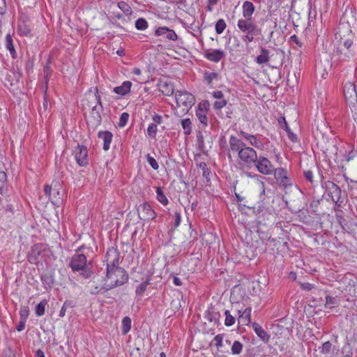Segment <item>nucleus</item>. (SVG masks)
<instances>
[{"label":"nucleus","instance_id":"obj_1","mask_svg":"<svg viewBox=\"0 0 357 357\" xmlns=\"http://www.w3.org/2000/svg\"><path fill=\"white\" fill-rule=\"evenodd\" d=\"M337 35L335 33L336 38H340L339 43L335 50L339 59L348 61L354 59L357 55V37L353 32Z\"/></svg>","mask_w":357,"mask_h":357},{"label":"nucleus","instance_id":"obj_2","mask_svg":"<svg viewBox=\"0 0 357 357\" xmlns=\"http://www.w3.org/2000/svg\"><path fill=\"white\" fill-rule=\"evenodd\" d=\"M84 248V245L79 247L75 250V254L71 257L69 263V267L73 272H80V275L86 279L90 278L93 272L89 268L90 263L87 264V259L84 254L79 253Z\"/></svg>","mask_w":357,"mask_h":357},{"label":"nucleus","instance_id":"obj_3","mask_svg":"<svg viewBox=\"0 0 357 357\" xmlns=\"http://www.w3.org/2000/svg\"><path fill=\"white\" fill-rule=\"evenodd\" d=\"M356 10L352 7H347L341 17L337 26V35L352 32L351 29L357 26Z\"/></svg>","mask_w":357,"mask_h":357},{"label":"nucleus","instance_id":"obj_4","mask_svg":"<svg viewBox=\"0 0 357 357\" xmlns=\"http://www.w3.org/2000/svg\"><path fill=\"white\" fill-rule=\"evenodd\" d=\"M237 27L243 33L242 40L245 43H251L255 36L261 34V29L253 22L252 19H239Z\"/></svg>","mask_w":357,"mask_h":357},{"label":"nucleus","instance_id":"obj_5","mask_svg":"<svg viewBox=\"0 0 357 357\" xmlns=\"http://www.w3.org/2000/svg\"><path fill=\"white\" fill-rule=\"evenodd\" d=\"M95 100L96 105L92 106L90 114L86 120L89 127L95 130L98 126L101 124L102 116L100 112L103 109L100 96L98 94V87L95 89Z\"/></svg>","mask_w":357,"mask_h":357},{"label":"nucleus","instance_id":"obj_6","mask_svg":"<svg viewBox=\"0 0 357 357\" xmlns=\"http://www.w3.org/2000/svg\"><path fill=\"white\" fill-rule=\"evenodd\" d=\"M106 279L112 280L114 286H121L128 281V274L126 271L119 266L107 267Z\"/></svg>","mask_w":357,"mask_h":357},{"label":"nucleus","instance_id":"obj_7","mask_svg":"<svg viewBox=\"0 0 357 357\" xmlns=\"http://www.w3.org/2000/svg\"><path fill=\"white\" fill-rule=\"evenodd\" d=\"M345 100L349 105L352 112H357L356 86L352 82H347L343 87Z\"/></svg>","mask_w":357,"mask_h":357},{"label":"nucleus","instance_id":"obj_8","mask_svg":"<svg viewBox=\"0 0 357 357\" xmlns=\"http://www.w3.org/2000/svg\"><path fill=\"white\" fill-rule=\"evenodd\" d=\"M213 137L210 133L197 132V149L204 155H208V149L212 146Z\"/></svg>","mask_w":357,"mask_h":357},{"label":"nucleus","instance_id":"obj_9","mask_svg":"<svg viewBox=\"0 0 357 357\" xmlns=\"http://www.w3.org/2000/svg\"><path fill=\"white\" fill-rule=\"evenodd\" d=\"M238 156L242 163L250 168L253 166L258 157L256 151L248 146H245L239 151Z\"/></svg>","mask_w":357,"mask_h":357},{"label":"nucleus","instance_id":"obj_10","mask_svg":"<svg viewBox=\"0 0 357 357\" xmlns=\"http://www.w3.org/2000/svg\"><path fill=\"white\" fill-rule=\"evenodd\" d=\"M253 165L256 167L259 173L264 175L273 174L275 169L271 162L266 157L262 155L257 157Z\"/></svg>","mask_w":357,"mask_h":357},{"label":"nucleus","instance_id":"obj_11","mask_svg":"<svg viewBox=\"0 0 357 357\" xmlns=\"http://www.w3.org/2000/svg\"><path fill=\"white\" fill-rule=\"evenodd\" d=\"M47 245L43 243H38L33 245L27 255L29 263L38 264L42 257V254L47 251Z\"/></svg>","mask_w":357,"mask_h":357},{"label":"nucleus","instance_id":"obj_12","mask_svg":"<svg viewBox=\"0 0 357 357\" xmlns=\"http://www.w3.org/2000/svg\"><path fill=\"white\" fill-rule=\"evenodd\" d=\"M262 190L260 192V201L258 202L259 206L257 211V213H259L263 211H266L269 213H272L274 211V208L272 206H269L268 205V199L271 197H268L266 196V192H265V184L264 182L261 183Z\"/></svg>","mask_w":357,"mask_h":357},{"label":"nucleus","instance_id":"obj_13","mask_svg":"<svg viewBox=\"0 0 357 357\" xmlns=\"http://www.w3.org/2000/svg\"><path fill=\"white\" fill-rule=\"evenodd\" d=\"M137 212L139 218L144 221L153 220L156 215L151 205L147 203L139 205Z\"/></svg>","mask_w":357,"mask_h":357},{"label":"nucleus","instance_id":"obj_14","mask_svg":"<svg viewBox=\"0 0 357 357\" xmlns=\"http://www.w3.org/2000/svg\"><path fill=\"white\" fill-rule=\"evenodd\" d=\"M75 157L77 163L81 166L84 167L88 165V150L84 145H77L75 150Z\"/></svg>","mask_w":357,"mask_h":357},{"label":"nucleus","instance_id":"obj_15","mask_svg":"<svg viewBox=\"0 0 357 357\" xmlns=\"http://www.w3.org/2000/svg\"><path fill=\"white\" fill-rule=\"evenodd\" d=\"M120 253L116 248H109L106 253L105 258L107 267L119 266Z\"/></svg>","mask_w":357,"mask_h":357},{"label":"nucleus","instance_id":"obj_16","mask_svg":"<svg viewBox=\"0 0 357 357\" xmlns=\"http://www.w3.org/2000/svg\"><path fill=\"white\" fill-rule=\"evenodd\" d=\"M273 174H274L275 178L278 181H280V185L282 186L287 188L291 185V180L287 176V172L284 168H275Z\"/></svg>","mask_w":357,"mask_h":357},{"label":"nucleus","instance_id":"obj_17","mask_svg":"<svg viewBox=\"0 0 357 357\" xmlns=\"http://www.w3.org/2000/svg\"><path fill=\"white\" fill-rule=\"evenodd\" d=\"M238 134L244 139L248 140L251 146L259 150H263L264 149V144L263 142L259 139L257 135L249 134L243 130H240Z\"/></svg>","mask_w":357,"mask_h":357},{"label":"nucleus","instance_id":"obj_18","mask_svg":"<svg viewBox=\"0 0 357 357\" xmlns=\"http://www.w3.org/2000/svg\"><path fill=\"white\" fill-rule=\"evenodd\" d=\"M204 57L211 61L218 63L225 57V53L220 49L208 50L204 52Z\"/></svg>","mask_w":357,"mask_h":357},{"label":"nucleus","instance_id":"obj_19","mask_svg":"<svg viewBox=\"0 0 357 357\" xmlns=\"http://www.w3.org/2000/svg\"><path fill=\"white\" fill-rule=\"evenodd\" d=\"M326 185L328 195L331 198L332 201H335V199L338 201L342 198V190L337 184L332 181H328Z\"/></svg>","mask_w":357,"mask_h":357},{"label":"nucleus","instance_id":"obj_20","mask_svg":"<svg viewBox=\"0 0 357 357\" xmlns=\"http://www.w3.org/2000/svg\"><path fill=\"white\" fill-rule=\"evenodd\" d=\"M195 102V96L187 91H180V103L185 107V110L188 111Z\"/></svg>","mask_w":357,"mask_h":357},{"label":"nucleus","instance_id":"obj_21","mask_svg":"<svg viewBox=\"0 0 357 357\" xmlns=\"http://www.w3.org/2000/svg\"><path fill=\"white\" fill-rule=\"evenodd\" d=\"M155 33L156 36H162L163 38L176 40L178 39L177 34L174 32V31L169 29L166 26L159 27L158 28Z\"/></svg>","mask_w":357,"mask_h":357},{"label":"nucleus","instance_id":"obj_22","mask_svg":"<svg viewBox=\"0 0 357 357\" xmlns=\"http://www.w3.org/2000/svg\"><path fill=\"white\" fill-rule=\"evenodd\" d=\"M98 137L103 141V150L108 151L113 139V134L109 130L99 131Z\"/></svg>","mask_w":357,"mask_h":357},{"label":"nucleus","instance_id":"obj_23","mask_svg":"<svg viewBox=\"0 0 357 357\" xmlns=\"http://www.w3.org/2000/svg\"><path fill=\"white\" fill-rule=\"evenodd\" d=\"M319 349L320 353L325 355L326 357H332L335 351H339L338 348L333 345L330 341L324 342Z\"/></svg>","mask_w":357,"mask_h":357},{"label":"nucleus","instance_id":"obj_24","mask_svg":"<svg viewBox=\"0 0 357 357\" xmlns=\"http://www.w3.org/2000/svg\"><path fill=\"white\" fill-rule=\"evenodd\" d=\"M252 328L257 336L261 340L264 342L267 343L269 342L270 335L269 334L260 326L259 324L254 322L252 325Z\"/></svg>","mask_w":357,"mask_h":357},{"label":"nucleus","instance_id":"obj_25","mask_svg":"<svg viewBox=\"0 0 357 357\" xmlns=\"http://www.w3.org/2000/svg\"><path fill=\"white\" fill-rule=\"evenodd\" d=\"M229 144L230 149L232 151L238 152V154L239 153V151L246 146L245 144L241 139H238L234 135L230 136Z\"/></svg>","mask_w":357,"mask_h":357},{"label":"nucleus","instance_id":"obj_26","mask_svg":"<svg viewBox=\"0 0 357 357\" xmlns=\"http://www.w3.org/2000/svg\"><path fill=\"white\" fill-rule=\"evenodd\" d=\"M243 19H252V16L255 10L254 4L249 1H245L243 3Z\"/></svg>","mask_w":357,"mask_h":357},{"label":"nucleus","instance_id":"obj_27","mask_svg":"<svg viewBox=\"0 0 357 357\" xmlns=\"http://www.w3.org/2000/svg\"><path fill=\"white\" fill-rule=\"evenodd\" d=\"M204 317L210 322L218 323L220 314L214 307L211 306L206 311Z\"/></svg>","mask_w":357,"mask_h":357},{"label":"nucleus","instance_id":"obj_28","mask_svg":"<svg viewBox=\"0 0 357 357\" xmlns=\"http://www.w3.org/2000/svg\"><path fill=\"white\" fill-rule=\"evenodd\" d=\"M131 86V82L125 81L122 83L121 86L114 87L113 91L121 96H124L130 91Z\"/></svg>","mask_w":357,"mask_h":357},{"label":"nucleus","instance_id":"obj_29","mask_svg":"<svg viewBox=\"0 0 357 357\" xmlns=\"http://www.w3.org/2000/svg\"><path fill=\"white\" fill-rule=\"evenodd\" d=\"M269 50L264 48L260 47V54L255 58V62L259 65L267 63L269 61Z\"/></svg>","mask_w":357,"mask_h":357},{"label":"nucleus","instance_id":"obj_30","mask_svg":"<svg viewBox=\"0 0 357 357\" xmlns=\"http://www.w3.org/2000/svg\"><path fill=\"white\" fill-rule=\"evenodd\" d=\"M41 281L46 289H52L54 284V275L52 273H45L40 276Z\"/></svg>","mask_w":357,"mask_h":357},{"label":"nucleus","instance_id":"obj_31","mask_svg":"<svg viewBox=\"0 0 357 357\" xmlns=\"http://www.w3.org/2000/svg\"><path fill=\"white\" fill-rule=\"evenodd\" d=\"M289 43L294 50H301L304 47L305 45L303 40L296 35H292L289 39Z\"/></svg>","mask_w":357,"mask_h":357},{"label":"nucleus","instance_id":"obj_32","mask_svg":"<svg viewBox=\"0 0 357 357\" xmlns=\"http://www.w3.org/2000/svg\"><path fill=\"white\" fill-rule=\"evenodd\" d=\"M238 322L241 321L244 324H248L250 322L251 317V308H245L243 312L241 310H238Z\"/></svg>","mask_w":357,"mask_h":357},{"label":"nucleus","instance_id":"obj_33","mask_svg":"<svg viewBox=\"0 0 357 357\" xmlns=\"http://www.w3.org/2000/svg\"><path fill=\"white\" fill-rule=\"evenodd\" d=\"M63 195L58 189L54 188L50 197V201L53 205L59 206L63 202Z\"/></svg>","mask_w":357,"mask_h":357},{"label":"nucleus","instance_id":"obj_34","mask_svg":"<svg viewBox=\"0 0 357 357\" xmlns=\"http://www.w3.org/2000/svg\"><path fill=\"white\" fill-rule=\"evenodd\" d=\"M6 182H7V175L4 172L1 171L0 172V194L2 195L6 194L7 192Z\"/></svg>","mask_w":357,"mask_h":357},{"label":"nucleus","instance_id":"obj_35","mask_svg":"<svg viewBox=\"0 0 357 357\" xmlns=\"http://www.w3.org/2000/svg\"><path fill=\"white\" fill-rule=\"evenodd\" d=\"M198 166L202 170V176L206 179V181L207 183L210 182V175L211 174V171L208 168L206 163L202 162H200Z\"/></svg>","mask_w":357,"mask_h":357},{"label":"nucleus","instance_id":"obj_36","mask_svg":"<svg viewBox=\"0 0 357 357\" xmlns=\"http://www.w3.org/2000/svg\"><path fill=\"white\" fill-rule=\"evenodd\" d=\"M150 282V277L148 276L146 278V280L142 282L141 284H139L135 290V293L137 296H142L144 291L146 290L147 286L149 284Z\"/></svg>","mask_w":357,"mask_h":357},{"label":"nucleus","instance_id":"obj_37","mask_svg":"<svg viewBox=\"0 0 357 357\" xmlns=\"http://www.w3.org/2000/svg\"><path fill=\"white\" fill-rule=\"evenodd\" d=\"M47 300L43 299L38 304L36 305L35 311H36V314L38 317H41V316L44 315L45 312V306L47 305Z\"/></svg>","mask_w":357,"mask_h":357},{"label":"nucleus","instance_id":"obj_38","mask_svg":"<svg viewBox=\"0 0 357 357\" xmlns=\"http://www.w3.org/2000/svg\"><path fill=\"white\" fill-rule=\"evenodd\" d=\"M75 306V303L72 300H66L60 310L59 317H63L68 308H73Z\"/></svg>","mask_w":357,"mask_h":357},{"label":"nucleus","instance_id":"obj_39","mask_svg":"<svg viewBox=\"0 0 357 357\" xmlns=\"http://www.w3.org/2000/svg\"><path fill=\"white\" fill-rule=\"evenodd\" d=\"M131 319L129 317H123L122 320V333L127 334L131 328Z\"/></svg>","mask_w":357,"mask_h":357},{"label":"nucleus","instance_id":"obj_40","mask_svg":"<svg viewBox=\"0 0 357 357\" xmlns=\"http://www.w3.org/2000/svg\"><path fill=\"white\" fill-rule=\"evenodd\" d=\"M181 126L185 135H188L192 132V123L190 119H185L181 121Z\"/></svg>","mask_w":357,"mask_h":357},{"label":"nucleus","instance_id":"obj_41","mask_svg":"<svg viewBox=\"0 0 357 357\" xmlns=\"http://www.w3.org/2000/svg\"><path fill=\"white\" fill-rule=\"evenodd\" d=\"M17 29L19 33L22 36H28L30 35L31 29L24 22H22L21 24H18Z\"/></svg>","mask_w":357,"mask_h":357},{"label":"nucleus","instance_id":"obj_42","mask_svg":"<svg viewBox=\"0 0 357 357\" xmlns=\"http://www.w3.org/2000/svg\"><path fill=\"white\" fill-rule=\"evenodd\" d=\"M207 112L196 111V116L197 117L199 122L203 125L204 128L208 126V118Z\"/></svg>","mask_w":357,"mask_h":357},{"label":"nucleus","instance_id":"obj_43","mask_svg":"<svg viewBox=\"0 0 357 357\" xmlns=\"http://www.w3.org/2000/svg\"><path fill=\"white\" fill-rule=\"evenodd\" d=\"M243 349V344L238 340L234 342L231 346V354L233 355H238L241 353Z\"/></svg>","mask_w":357,"mask_h":357},{"label":"nucleus","instance_id":"obj_44","mask_svg":"<svg viewBox=\"0 0 357 357\" xmlns=\"http://www.w3.org/2000/svg\"><path fill=\"white\" fill-rule=\"evenodd\" d=\"M218 74L215 72L206 71L204 75V79L207 82L208 84H211L213 79H217Z\"/></svg>","mask_w":357,"mask_h":357},{"label":"nucleus","instance_id":"obj_45","mask_svg":"<svg viewBox=\"0 0 357 357\" xmlns=\"http://www.w3.org/2000/svg\"><path fill=\"white\" fill-rule=\"evenodd\" d=\"M227 24L223 19H219L215 24V29L218 34H221L226 29Z\"/></svg>","mask_w":357,"mask_h":357},{"label":"nucleus","instance_id":"obj_46","mask_svg":"<svg viewBox=\"0 0 357 357\" xmlns=\"http://www.w3.org/2000/svg\"><path fill=\"white\" fill-rule=\"evenodd\" d=\"M35 58L33 56H30L28 55L27 59L25 61V69L28 74H29L33 68Z\"/></svg>","mask_w":357,"mask_h":357},{"label":"nucleus","instance_id":"obj_47","mask_svg":"<svg viewBox=\"0 0 357 357\" xmlns=\"http://www.w3.org/2000/svg\"><path fill=\"white\" fill-rule=\"evenodd\" d=\"M135 27L138 30H144L148 27V22L144 18H138L135 21Z\"/></svg>","mask_w":357,"mask_h":357},{"label":"nucleus","instance_id":"obj_48","mask_svg":"<svg viewBox=\"0 0 357 357\" xmlns=\"http://www.w3.org/2000/svg\"><path fill=\"white\" fill-rule=\"evenodd\" d=\"M178 310V307L177 306L176 303L174 302V301H172L171 302V308H168L165 310V314L168 318L172 317L173 314H174L176 311Z\"/></svg>","mask_w":357,"mask_h":357},{"label":"nucleus","instance_id":"obj_49","mask_svg":"<svg viewBox=\"0 0 357 357\" xmlns=\"http://www.w3.org/2000/svg\"><path fill=\"white\" fill-rule=\"evenodd\" d=\"M225 324L227 326H231L234 324L235 323V318L234 316H232L230 314V312L229 310L225 311Z\"/></svg>","mask_w":357,"mask_h":357},{"label":"nucleus","instance_id":"obj_50","mask_svg":"<svg viewBox=\"0 0 357 357\" xmlns=\"http://www.w3.org/2000/svg\"><path fill=\"white\" fill-rule=\"evenodd\" d=\"M158 131L157 125L154 123H151L147 128V135L151 138H155Z\"/></svg>","mask_w":357,"mask_h":357},{"label":"nucleus","instance_id":"obj_51","mask_svg":"<svg viewBox=\"0 0 357 357\" xmlns=\"http://www.w3.org/2000/svg\"><path fill=\"white\" fill-rule=\"evenodd\" d=\"M129 119V114L127 112H123L121 114L119 118V121L118 123V126L120 128H123L128 123Z\"/></svg>","mask_w":357,"mask_h":357},{"label":"nucleus","instance_id":"obj_52","mask_svg":"<svg viewBox=\"0 0 357 357\" xmlns=\"http://www.w3.org/2000/svg\"><path fill=\"white\" fill-rule=\"evenodd\" d=\"M118 6L126 15L130 14L132 13V9L130 6L124 1L119 2Z\"/></svg>","mask_w":357,"mask_h":357},{"label":"nucleus","instance_id":"obj_53","mask_svg":"<svg viewBox=\"0 0 357 357\" xmlns=\"http://www.w3.org/2000/svg\"><path fill=\"white\" fill-rule=\"evenodd\" d=\"M156 193L158 200L164 205L167 204L168 202L167 199L164 195L162 190L160 188H157Z\"/></svg>","mask_w":357,"mask_h":357},{"label":"nucleus","instance_id":"obj_54","mask_svg":"<svg viewBox=\"0 0 357 357\" xmlns=\"http://www.w3.org/2000/svg\"><path fill=\"white\" fill-rule=\"evenodd\" d=\"M209 106H210V104L208 100H203L198 104L197 109L196 111L208 112Z\"/></svg>","mask_w":357,"mask_h":357},{"label":"nucleus","instance_id":"obj_55","mask_svg":"<svg viewBox=\"0 0 357 357\" xmlns=\"http://www.w3.org/2000/svg\"><path fill=\"white\" fill-rule=\"evenodd\" d=\"M160 90L161 91L167 96L172 94L174 92V89L172 85H169L166 83L164 84H160Z\"/></svg>","mask_w":357,"mask_h":357},{"label":"nucleus","instance_id":"obj_56","mask_svg":"<svg viewBox=\"0 0 357 357\" xmlns=\"http://www.w3.org/2000/svg\"><path fill=\"white\" fill-rule=\"evenodd\" d=\"M228 41H233L232 47L230 48L231 50H237L240 47L241 43L236 36H229L228 38Z\"/></svg>","mask_w":357,"mask_h":357},{"label":"nucleus","instance_id":"obj_57","mask_svg":"<svg viewBox=\"0 0 357 357\" xmlns=\"http://www.w3.org/2000/svg\"><path fill=\"white\" fill-rule=\"evenodd\" d=\"M20 319L26 320L29 315V308L28 306H24L20 309Z\"/></svg>","mask_w":357,"mask_h":357},{"label":"nucleus","instance_id":"obj_58","mask_svg":"<svg viewBox=\"0 0 357 357\" xmlns=\"http://www.w3.org/2000/svg\"><path fill=\"white\" fill-rule=\"evenodd\" d=\"M147 162L150 165V166L155 170H157L159 167L158 164L155 159L151 156L149 154L147 155Z\"/></svg>","mask_w":357,"mask_h":357},{"label":"nucleus","instance_id":"obj_59","mask_svg":"<svg viewBox=\"0 0 357 357\" xmlns=\"http://www.w3.org/2000/svg\"><path fill=\"white\" fill-rule=\"evenodd\" d=\"M335 204L334 206V210L335 212H342L343 204H344V199L342 197L338 201L335 199V201H333Z\"/></svg>","mask_w":357,"mask_h":357},{"label":"nucleus","instance_id":"obj_60","mask_svg":"<svg viewBox=\"0 0 357 357\" xmlns=\"http://www.w3.org/2000/svg\"><path fill=\"white\" fill-rule=\"evenodd\" d=\"M50 62L48 61V62L44 67V75H45V79L46 81V84H47V82H48V80L50 77V75H51V69H50Z\"/></svg>","mask_w":357,"mask_h":357},{"label":"nucleus","instance_id":"obj_61","mask_svg":"<svg viewBox=\"0 0 357 357\" xmlns=\"http://www.w3.org/2000/svg\"><path fill=\"white\" fill-rule=\"evenodd\" d=\"M301 289L304 291H312L316 289L314 284L309 282H303L300 284Z\"/></svg>","mask_w":357,"mask_h":357},{"label":"nucleus","instance_id":"obj_62","mask_svg":"<svg viewBox=\"0 0 357 357\" xmlns=\"http://www.w3.org/2000/svg\"><path fill=\"white\" fill-rule=\"evenodd\" d=\"M224 334H218L213 338V341L215 342V346L218 348H220L223 346L222 340H223Z\"/></svg>","mask_w":357,"mask_h":357},{"label":"nucleus","instance_id":"obj_63","mask_svg":"<svg viewBox=\"0 0 357 357\" xmlns=\"http://www.w3.org/2000/svg\"><path fill=\"white\" fill-rule=\"evenodd\" d=\"M6 47L8 50L14 48L12 36L10 33H8L6 36Z\"/></svg>","mask_w":357,"mask_h":357},{"label":"nucleus","instance_id":"obj_64","mask_svg":"<svg viewBox=\"0 0 357 357\" xmlns=\"http://www.w3.org/2000/svg\"><path fill=\"white\" fill-rule=\"evenodd\" d=\"M227 105V101L224 99H219L214 102V108L215 109H220Z\"/></svg>","mask_w":357,"mask_h":357}]
</instances>
